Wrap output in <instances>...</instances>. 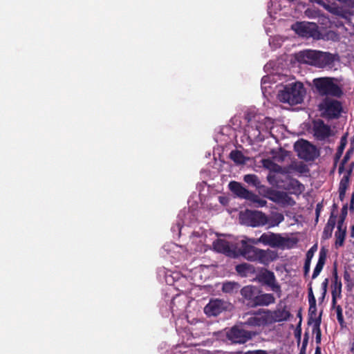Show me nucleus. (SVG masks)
<instances>
[{"instance_id":"obj_1","label":"nucleus","mask_w":354,"mask_h":354,"mask_svg":"<svg viewBox=\"0 0 354 354\" xmlns=\"http://www.w3.org/2000/svg\"><path fill=\"white\" fill-rule=\"evenodd\" d=\"M241 248L237 250V256L240 254L250 261L268 266L277 258L276 252L269 249L263 250L256 248L245 240L241 241Z\"/></svg>"},{"instance_id":"obj_2","label":"nucleus","mask_w":354,"mask_h":354,"mask_svg":"<svg viewBox=\"0 0 354 354\" xmlns=\"http://www.w3.org/2000/svg\"><path fill=\"white\" fill-rule=\"evenodd\" d=\"M243 303L248 307L268 306L275 303V297L271 293H265L259 287L246 286L241 288Z\"/></svg>"},{"instance_id":"obj_3","label":"nucleus","mask_w":354,"mask_h":354,"mask_svg":"<svg viewBox=\"0 0 354 354\" xmlns=\"http://www.w3.org/2000/svg\"><path fill=\"white\" fill-rule=\"evenodd\" d=\"M297 60L301 63L308 64L319 68H324L333 64L335 55L328 52L305 50L297 55Z\"/></svg>"},{"instance_id":"obj_4","label":"nucleus","mask_w":354,"mask_h":354,"mask_svg":"<svg viewBox=\"0 0 354 354\" xmlns=\"http://www.w3.org/2000/svg\"><path fill=\"white\" fill-rule=\"evenodd\" d=\"M306 93L304 85L301 82H294L287 84L280 91L278 98L280 102L295 105L303 102Z\"/></svg>"},{"instance_id":"obj_5","label":"nucleus","mask_w":354,"mask_h":354,"mask_svg":"<svg viewBox=\"0 0 354 354\" xmlns=\"http://www.w3.org/2000/svg\"><path fill=\"white\" fill-rule=\"evenodd\" d=\"M259 241H261V243L264 245L281 249L293 248L298 242L296 238L283 237L281 234H276L272 232L262 234Z\"/></svg>"},{"instance_id":"obj_6","label":"nucleus","mask_w":354,"mask_h":354,"mask_svg":"<svg viewBox=\"0 0 354 354\" xmlns=\"http://www.w3.org/2000/svg\"><path fill=\"white\" fill-rule=\"evenodd\" d=\"M313 84L321 95L340 97L342 94L341 88L333 82L331 77L315 78Z\"/></svg>"},{"instance_id":"obj_7","label":"nucleus","mask_w":354,"mask_h":354,"mask_svg":"<svg viewBox=\"0 0 354 354\" xmlns=\"http://www.w3.org/2000/svg\"><path fill=\"white\" fill-rule=\"evenodd\" d=\"M319 109L323 111L322 115L324 117L328 119H336L340 116L342 106L338 100L326 98L319 105Z\"/></svg>"},{"instance_id":"obj_8","label":"nucleus","mask_w":354,"mask_h":354,"mask_svg":"<svg viewBox=\"0 0 354 354\" xmlns=\"http://www.w3.org/2000/svg\"><path fill=\"white\" fill-rule=\"evenodd\" d=\"M295 149L297 152V156L306 161L314 160L317 157L316 147L308 141L301 140L295 145Z\"/></svg>"},{"instance_id":"obj_9","label":"nucleus","mask_w":354,"mask_h":354,"mask_svg":"<svg viewBox=\"0 0 354 354\" xmlns=\"http://www.w3.org/2000/svg\"><path fill=\"white\" fill-rule=\"evenodd\" d=\"M255 335V333L234 326L227 332L226 337L232 343L241 344L247 342Z\"/></svg>"},{"instance_id":"obj_10","label":"nucleus","mask_w":354,"mask_h":354,"mask_svg":"<svg viewBox=\"0 0 354 354\" xmlns=\"http://www.w3.org/2000/svg\"><path fill=\"white\" fill-rule=\"evenodd\" d=\"M291 28L303 37H315L317 33V26L313 22L297 21L292 25Z\"/></svg>"},{"instance_id":"obj_11","label":"nucleus","mask_w":354,"mask_h":354,"mask_svg":"<svg viewBox=\"0 0 354 354\" xmlns=\"http://www.w3.org/2000/svg\"><path fill=\"white\" fill-rule=\"evenodd\" d=\"M214 249L220 253L230 257H237V250L232 247L230 243L225 239H216L213 242Z\"/></svg>"},{"instance_id":"obj_12","label":"nucleus","mask_w":354,"mask_h":354,"mask_svg":"<svg viewBox=\"0 0 354 354\" xmlns=\"http://www.w3.org/2000/svg\"><path fill=\"white\" fill-rule=\"evenodd\" d=\"M247 220L248 225L254 227L263 226L268 223V216L260 211H248Z\"/></svg>"},{"instance_id":"obj_13","label":"nucleus","mask_w":354,"mask_h":354,"mask_svg":"<svg viewBox=\"0 0 354 354\" xmlns=\"http://www.w3.org/2000/svg\"><path fill=\"white\" fill-rule=\"evenodd\" d=\"M313 129L314 136L320 140H324L330 136L331 129L330 126L326 124L321 119L313 121Z\"/></svg>"},{"instance_id":"obj_14","label":"nucleus","mask_w":354,"mask_h":354,"mask_svg":"<svg viewBox=\"0 0 354 354\" xmlns=\"http://www.w3.org/2000/svg\"><path fill=\"white\" fill-rule=\"evenodd\" d=\"M263 313L269 316V324L286 321L291 316L290 313L286 310V306L283 309H277L273 311L263 310Z\"/></svg>"},{"instance_id":"obj_15","label":"nucleus","mask_w":354,"mask_h":354,"mask_svg":"<svg viewBox=\"0 0 354 354\" xmlns=\"http://www.w3.org/2000/svg\"><path fill=\"white\" fill-rule=\"evenodd\" d=\"M259 280L270 287L274 292L281 293V287L276 283V278L273 272L265 270V271L259 275Z\"/></svg>"},{"instance_id":"obj_16","label":"nucleus","mask_w":354,"mask_h":354,"mask_svg":"<svg viewBox=\"0 0 354 354\" xmlns=\"http://www.w3.org/2000/svg\"><path fill=\"white\" fill-rule=\"evenodd\" d=\"M224 310V302L218 299L210 300L204 308V312L207 316H217Z\"/></svg>"},{"instance_id":"obj_17","label":"nucleus","mask_w":354,"mask_h":354,"mask_svg":"<svg viewBox=\"0 0 354 354\" xmlns=\"http://www.w3.org/2000/svg\"><path fill=\"white\" fill-rule=\"evenodd\" d=\"M263 310H259L258 313H254V316H251L244 322V325L250 326H262L269 324V316L267 314L260 315Z\"/></svg>"},{"instance_id":"obj_18","label":"nucleus","mask_w":354,"mask_h":354,"mask_svg":"<svg viewBox=\"0 0 354 354\" xmlns=\"http://www.w3.org/2000/svg\"><path fill=\"white\" fill-rule=\"evenodd\" d=\"M228 187L230 190L240 198L248 200L249 196L251 195L252 192L244 187L241 183L231 181Z\"/></svg>"},{"instance_id":"obj_19","label":"nucleus","mask_w":354,"mask_h":354,"mask_svg":"<svg viewBox=\"0 0 354 354\" xmlns=\"http://www.w3.org/2000/svg\"><path fill=\"white\" fill-rule=\"evenodd\" d=\"M342 286L341 280L339 279L336 269H335L333 273V281L331 286L332 307H335V304H337V299L341 297Z\"/></svg>"},{"instance_id":"obj_20","label":"nucleus","mask_w":354,"mask_h":354,"mask_svg":"<svg viewBox=\"0 0 354 354\" xmlns=\"http://www.w3.org/2000/svg\"><path fill=\"white\" fill-rule=\"evenodd\" d=\"M351 174H352V167L348 168L345 171L342 179L340 180L338 192H339V199L341 201H343V199L345 196V194H346V192L349 187L350 177L351 176Z\"/></svg>"},{"instance_id":"obj_21","label":"nucleus","mask_w":354,"mask_h":354,"mask_svg":"<svg viewBox=\"0 0 354 354\" xmlns=\"http://www.w3.org/2000/svg\"><path fill=\"white\" fill-rule=\"evenodd\" d=\"M326 257H327L326 250L324 248H322L319 251L318 261L316 264V266L314 269V271H313V273L312 275L313 279H315V278H317L319 276V274H320L321 271L322 270V269L325 265V263L326 261Z\"/></svg>"},{"instance_id":"obj_22","label":"nucleus","mask_w":354,"mask_h":354,"mask_svg":"<svg viewBox=\"0 0 354 354\" xmlns=\"http://www.w3.org/2000/svg\"><path fill=\"white\" fill-rule=\"evenodd\" d=\"M326 257H327L326 250L324 248H322L319 251L318 261L316 264V266L314 269V271H313V273L312 275L313 279H315V278H317L319 276V274H320L321 271L322 270V269L325 265V263L326 261Z\"/></svg>"},{"instance_id":"obj_23","label":"nucleus","mask_w":354,"mask_h":354,"mask_svg":"<svg viewBox=\"0 0 354 354\" xmlns=\"http://www.w3.org/2000/svg\"><path fill=\"white\" fill-rule=\"evenodd\" d=\"M326 257H327L326 250L324 248H322L319 251L318 261L316 264V266L314 269V271H313V273L312 275L313 279H315V278H317L319 276V274H320L321 271L322 270V269L325 265V263L326 261Z\"/></svg>"},{"instance_id":"obj_24","label":"nucleus","mask_w":354,"mask_h":354,"mask_svg":"<svg viewBox=\"0 0 354 354\" xmlns=\"http://www.w3.org/2000/svg\"><path fill=\"white\" fill-rule=\"evenodd\" d=\"M343 221L342 218L338 221L337 230L335 232V246L336 248L341 247L344 245L345 236H346V227L343 228Z\"/></svg>"},{"instance_id":"obj_25","label":"nucleus","mask_w":354,"mask_h":354,"mask_svg":"<svg viewBox=\"0 0 354 354\" xmlns=\"http://www.w3.org/2000/svg\"><path fill=\"white\" fill-rule=\"evenodd\" d=\"M235 270L241 277H248L255 272L254 266L247 263L236 266Z\"/></svg>"},{"instance_id":"obj_26","label":"nucleus","mask_w":354,"mask_h":354,"mask_svg":"<svg viewBox=\"0 0 354 354\" xmlns=\"http://www.w3.org/2000/svg\"><path fill=\"white\" fill-rule=\"evenodd\" d=\"M316 2L322 6L324 8H325L327 10H328L330 12L339 16L344 19H347L348 17V12L342 10V8L339 7H334L332 8L328 5H326L322 0H318L316 1Z\"/></svg>"},{"instance_id":"obj_27","label":"nucleus","mask_w":354,"mask_h":354,"mask_svg":"<svg viewBox=\"0 0 354 354\" xmlns=\"http://www.w3.org/2000/svg\"><path fill=\"white\" fill-rule=\"evenodd\" d=\"M230 158L236 165H243L246 162L248 158L239 150H232L230 153Z\"/></svg>"},{"instance_id":"obj_28","label":"nucleus","mask_w":354,"mask_h":354,"mask_svg":"<svg viewBox=\"0 0 354 354\" xmlns=\"http://www.w3.org/2000/svg\"><path fill=\"white\" fill-rule=\"evenodd\" d=\"M262 163L263 166L270 171L280 174L283 173L282 167L270 159H263Z\"/></svg>"},{"instance_id":"obj_29","label":"nucleus","mask_w":354,"mask_h":354,"mask_svg":"<svg viewBox=\"0 0 354 354\" xmlns=\"http://www.w3.org/2000/svg\"><path fill=\"white\" fill-rule=\"evenodd\" d=\"M277 203L283 205H293L295 204V201L288 193L280 191Z\"/></svg>"},{"instance_id":"obj_30","label":"nucleus","mask_w":354,"mask_h":354,"mask_svg":"<svg viewBox=\"0 0 354 354\" xmlns=\"http://www.w3.org/2000/svg\"><path fill=\"white\" fill-rule=\"evenodd\" d=\"M321 315H322V313H320L319 316L317 319H315V324L313 327V333H315V335H316L315 339H316L317 344H319L321 342V336H322V333H321V329H320V324L322 322Z\"/></svg>"},{"instance_id":"obj_31","label":"nucleus","mask_w":354,"mask_h":354,"mask_svg":"<svg viewBox=\"0 0 354 354\" xmlns=\"http://www.w3.org/2000/svg\"><path fill=\"white\" fill-rule=\"evenodd\" d=\"M354 153V147H350V148L346 151L345 156H344L342 160L341 161L339 168L338 172L339 174H342L344 171V167L346 163L350 160L351 156Z\"/></svg>"},{"instance_id":"obj_32","label":"nucleus","mask_w":354,"mask_h":354,"mask_svg":"<svg viewBox=\"0 0 354 354\" xmlns=\"http://www.w3.org/2000/svg\"><path fill=\"white\" fill-rule=\"evenodd\" d=\"M240 285L237 282L227 281L223 283L222 286V290L225 293H233L234 291H237L239 288Z\"/></svg>"},{"instance_id":"obj_33","label":"nucleus","mask_w":354,"mask_h":354,"mask_svg":"<svg viewBox=\"0 0 354 354\" xmlns=\"http://www.w3.org/2000/svg\"><path fill=\"white\" fill-rule=\"evenodd\" d=\"M243 180L246 183L252 185L256 188H260L261 187V182L258 176L255 174L245 175Z\"/></svg>"},{"instance_id":"obj_34","label":"nucleus","mask_w":354,"mask_h":354,"mask_svg":"<svg viewBox=\"0 0 354 354\" xmlns=\"http://www.w3.org/2000/svg\"><path fill=\"white\" fill-rule=\"evenodd\" d=\"M249 196L250 197L248 198V201L252 202L257 207H262L266 206L267 204V201L266 200L261 198L252 192H251V195Z\"/></svg>"},{"instance_id":"obj_35","label":"nucleus","mask_w":354,"mask_h":354,"mask_svg":"<svg viewBox=\"0 0 354 354\" xmlns=\"http://www.w3.org/2000/svg\"><path fill=\"white\" fill-rule=\"evenodd\" d=\"M346 145V136H343L341 138L340 145L337 148V150L335 153V157H334V165L336 166L337 163L339 160L341 156H342L343 151L344 150V148Z\"/></svg>"},{"instance_id":"obj_36","label":"nucleus","mask_w":354,"mask_h":354,"mask_svg":"<svg viewBox=\"0 0 354 354\" xmlns=\"http://www.w3.org/2000/svg\"><path fill=\"white\" fill-rule=\"evenodd\" d=\"M308 324H311L313 322L315 323V319H317V307H316V303L315 304H309V310H308Z\"/></svg>"},{"instance_id":"obj_37","label":"nucleus","mask_w":354,"mask_h":354,"mask_svg":"<svg viewBox=\"0 0 354 354\" xmlns=\"http://www.w3.org/2000/svg\"><path fill=\"white\" fill-rule=\"evenodd\" d=\"M280 191L274 190L271 188H268L266 191V196L270 201L278 203Z\"/></svg>"},{"instance_id":"obj_38","label":"nucleus","mask_w":354,"mask_h":354,"mask_svg":"<svg viewBox=\"0 0 354 354\" xmlns=\"http://www.w3.org/2000/svg\"><path fill=\"white\" fill-rule=\"evenodd\" d=\"M293 169L300 174H306L309 171V169H308V166L303 162H299L298 164H296L293 167Z\"/></svg>"},{"instance_id":"obj_39","label":"nucleus","mask_w":354,"mask_h":354,"mask_svg":"<svg viewBox=\"0 0 354 354\" xmlns=\"http://www.w3.org/2000/svg\"><path fill=\"white\" fill-rule=\"evenodd\" d=\"M333 308H335V310H336L337 319L339 324L341 326H343L344 321V316H343V313H342V308L341 307V306L337 305V304H335V306Z\"/></svg>"},{"instance_id":"obj_40","label":"nucleus","mask_w":354,"mask_h":354,"mask_svg":"<svg viewBox=\"0 0 354 354\" xmlns=\"http://www.w3.org/2000/svg\"><path fill=\"white\" fill-rule=\"evenodd\" d=\"M308 303L310 304H315L316 299L315 297V295L313 294V288H312V282H310L308 284Z\"/></svg>"},{"instance_id":"obj_41","label":"nucleus","mask_w":354,"mask_h":354,"mask_svg":"<svg viewBox=\"0 0 354 354\" xmlns=\"http://www.w3.org/2000/svg\"><path fill=\"white\" fill-rule=\"evenodd\" d=\"M333 229L329 226L325 225L322 234V238L324 239H328L332 236Z\"/></svg>"},{"instance_id":"obj_42","label":"nucleus","mask_w":354,"mask_h":354,"mask_svg":"<svg viewBox=\"0 0 354 354\" xmlns=\"http://www.w3.org/2000/svg\"><path fill=\"white\" fill-rule=\"evenodd\" d=\"M284 220V216L282 214L277 213L274 216V222L272 223L271 225H277Z\"/></svg>"},{"instance_id":"obj_43","label":"nucleus","mask_w":354,"mask_h":354,"mask_svg":"<svg viewBox=\"0 0 354 354\" xmlns=\"http://www.w3.org/2000/svg\"><path fill=\"white\" fill-rule=\"evenodd\" d=\"M317 250V245H313L307 252L306 254V260L311 261L315 252Z\"/></svg>"},{"instance_id":"obj_44","label":"nucleus","mask_w":354,"mask_h":354,"mask_svg":"<svg viewBox=\"0 0 354 354\" xmlns=\"http://www.w3.org/2000/svg\"><path fill=\"white\" fill-rule=\"evenodd\" d=\"M310 263L311 261L305 260L304 266V276L306 277L309 275L310 268Z\"/></svg>"},{"instance_id":"obj_45","label":"nucleus","mask_w":354,"mask_h":354,"mask_svg":"<svg viewBox=\"0 0 354 354\" xmlns=\"http://www.w3.org/2000/svg\"><path fill=\"white\" fill-rule=\"evenodd\" d=\"M336 223V216L331 214L326 225L334 229Z\"/></svg>"},{"instance_id":"obj_46","label":"nucleus","mask_w":354,"mask_h":354,"mask_svg":"<svg viewBox=\"0 0 354 354\" xmlns=\"http://www.w3.org/2000/svg\"><path fill=\"white\" fill-rule=\"evenodd\" d=\"M288 151L286 150H281L280 153L276 156V159L279 162H282L284 160L285 158L287 156Z\"/></svg>"},{"instance_id":"obj_47","label":"nucleus","mask_w":354,"mask_h":354,"mask_svg":"<svg viewBox=\"0 0 354 354\" xmlns=\"http://www.w3.org/2000/svg\"><path fill=\"white\" fill-rule=\"evenodd\" d=\"M308 340V334L306 333L305 334V337H304V340H303L302 348L301 349L300 354H304L305 353L306 346H307Z\"/></svg>"},{"instance_id":"obj_48","label":"nucleus","mask_w":354,"mask_h":354,"mask_svg":"<svg viewBox=\"0 0 354 354\" xmlns=\"http://www.w3.org/2000/svg\"><path fill=\"white\" fill-rule=\"evenodd\" d=\"M328 283V279H325L324 281L322 283V288L323 290V298L325 297V295L326 294Z\"/></svg>"},{"instance_id":"obj_49","label":"nucleus","mask_w":354,"mask_h":354,"mask_svg":"<svg viewBox=\"0 0 354 354\" xmlns=\"http://www.w3.org/2000/svg\"><path fill=\"white\" fill-rule=\"evenodd\" d=\"M245 354H268V352L264 350H254L249 351L246 352Z\"/></svg>"},{"instance_id":"obj_50","label":"nucleus","mask_w":354,"mask_h":354,"mask_svg":"<svg viewBox=\"0 0 354 354\" xmlns=\"http://www.w3.org/2000/svg\"><path fill=\"white\" fill-rule=\"evenodd\" d=\"M259 238L258 239H248L245 241L248 242L249 244H251L252 245H257L259 243H261V241H259Z\"/></svg>"},{"instance_id":"obj_51","label":"nucleus","mask_w":354,"mask_h":354,"mask_svg":"<svg viewBox=\"0 0 354 354\" xmlns=\"http://www.w3.org/2000/svg\"><path fill=\"white\" fill-rule=\"evenodd\" d=\"M344 279L345 281H348L351 279V275L348 271H345L344 273Z\"/></svg>"},{"instance_id":"obj_52","label":"nucleus","mask_w":354,"mask_h":354,"mask_svg":"<svg viewBox=\"0 0 354 354\" xmlns=\"http://www.w3.org/2000/svg\"><path fill=\"white\" fill-rule=\"evenodd\" d=\"M321 208H322V205L320 203H318L317 205L316 209H315L317 217H318L319 215V212H320Z\"/></svg>"},{"instance_id":"obj_53","label":"nucleus","mask_w":354,"mask_h":354,"mask_svg":"<svg viewBox=\"0 0 354 354\" xmlns=\"http://www.w3.org/2000/svg\"><path fill=\"white\" fill-rule=\"evenodd\" d=\"M347 214V205L343 206L342 209V215L345 216Z\"/></svg>"},{"instance_id":"obj_54","label":"nucleus","mask_w":354,"mask_h":354,"mask_svg":"<svg viewBox=\"0 0 354 354\" xmlns=\"http://www.w3.org/2000/svg\"><path fill=\"white\" fill-rule=\"evenodd\" d=\"M301 329H296L295 330V336L298 337L299 339L301 337Z\"/></svg>"},{"instance_id":"obj_55","label":"nucleus","mask_w":354,"mask_h":354,"mask_svg":"<svg viewBox=\"0 0 354 354\" xmlns=\"http://www.w3.org/2000/svg\"><path fill=\"white\" fill-rule=\"evenodd\" d=\"M315 354H322L321 348L319 346H317V348H315Z\"/></svg>"},{"instance_id":"obj_56","label":"nucleus","mask_w":354,"mask_h":354,"mask_svg":"<svg viewBox=\"0 0 354 354\" xmlns=\"http://www.w3.org/2000/svg\"><path fill=\"white\" fill-rule=\"evenodd\" d=\"M255 131L257 132V133L256 134L255 132L253 133V136L254 137H258L259 135H260V131L259 129L257 127Z\"/></svg>"},{"instance_id":"obj_57","label":"nucleus","mask_w":354,"mask_h":354,"mask_svg":"<svg viewBox=\"0 0 354 354\" xmlns=\"http://www.w3.org/2000/svg\"><path fill=\"white\" fill-rule=\"evenodd\" d=\"M297 317L299 318V320L302 322V316H301V310L300 309L297 313Z\"/></svg>"},{"instance_id":"obj_58","label":"nucleus","mask_w":354,"mask_h":354,"mask_svg":"<svg viewBox=\"0 0 354 354\" xmlns=\"http://www.w3.org/2000/svg\"><path fill=\"white\" fill-rule=\"evenodd\" d=\"M350 235L351 237H354V225L351 227Z\"/></svg>"},{"instance_id":"obj_59","label":"nucleus","mask_w":354,"mask_h":354,"mask_svg":"<svg viewBox=\"0 0 354 354\" xmlns=\"http://www.w3.org/2000/svg\"><path fill=\"white\" fill-rule=\"evenodd\" d=\"M273 178H274V177H273V176H270V175H268V177H267L268 180L270 183H272V180Z\"/></svg>"},{"instance_id":"obj_60","label":"nucleus","mask_w":354,"mask_h":354,"mask_svg":"<svg viewBox=\"0 0 354 354\" xmlns=\"http://www.w3.org/2000/svg\"><path fill=\"white\" fill-rule=\"evenodd\" d=\"M301 320H299V323H298V325L297 326V328L296 329H301Z\"/></svg>"},{"instance_id":"obj_61","label":"nucleus","mask_w":354,"mask_h":354,"mask_svg":"<svg viewBox=\"0 0 354 354\" xmlns=\"http://www.w3.org/2000/svg\"><path fill=\"white\" fill-rule=\"evenodd\" d=\"M351 147H354V136L351 138Z\"/></svg>"},{"instance_id":"obj_62","label":"nucleus","mask_w":354,"mask_h":354,"mask_svg":"<svg viewBox=\"0 0 354 354\" xmlns=\"http://www.w3.org/2000/svg\"><path fill=\"white\" fill-rule=\"evenodd\" d=\"M351 167H352V169H353V167H354V162H351V163L350 164L349 168H351Z\"/></svg>"},{"instance_id":"obj_63","label":"nucleus","mask_w":354,"mask_h":354,"mask_svg":"<svg viewBox=\"0 0 354 354\" xmlns=\"http://www.w3.org/2000/svg\"><path fill=\"white\" fill-rule=\"evenodd\" d=\"M353 201H354V198H353L351 200V208H352V209H353Z\"/></svg>"},{"instance_id":"obj_64","label":"nucleus","mask_w":354,"mask_h":354,"mask_svg":"<svg viewBox=\"0 0 354 354\" xmlns=\"http://www.w3.org/2000/svg\"><path fill=\"white\" fill-rule=\"evenodd\" d=\"M321 299H324V298H323V296H322V297H321Z\"/></svg>"}]
</instances>
